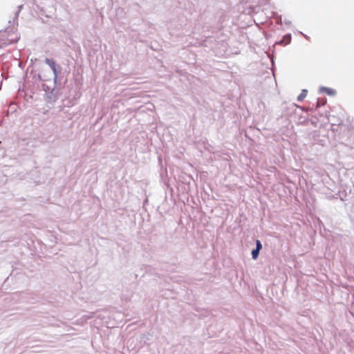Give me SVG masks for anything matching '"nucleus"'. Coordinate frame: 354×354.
Here are the masks:
<instances>
[{"label":"nucleus","instance_id":"nucleus-1","mask_svg":"<svg viewBox=\"0 0 354 354\" xmlns=\"http://www.w3.org/2000/svg\"><path fill=\"white\" fill-rule=\"evenodd\" d=\"M337 128H339L341 131L338 136L339 142L349 147L354 145V129H349L342 124Z\"/></svg>","mask_w":354,"mask_h":354},{"label":"nucleus","instance_id":"nucleus-2","mask_svg":"<svg viewBox=\"0 0 354 354\" xmlns=\"http://www.w3.org/2000/svg\"><path fill=\"white\" fill-rule=\"evenodd\" d=\"M41 90L44 91V100L47 103L53 104L59 97V88L57 84L54 83V86L51 88L45 83L41 84Z\"/></svg>","mask_w":354,"mask_h":354},{"label":"nucleus","instance_id":"nucleus-3","mask_svg":"<svg viewBox=\"0 0 354 354\" xmlns=\"http://www.w3.org/2000/svg\"><path fill=\"white\" fill-rule=\"evenodd\" d=\"M45 63L48 64L53 71L54 75L53 82L55 84H57V82L59 80V75L62 72V67L59 65L57 64L53 59L46 58Z\"/></svg>","mask_w":354,"mask_h":354},{"label":"nucleus","instance_id":"nucleus-4","mask_svg":"<svg viewBox=\"0 0 354 354\" xmlns=\"http://www.w3.org/2000/svg\"><path fill=\"white\" fill-rule=\"evenodd\" d=\"M241 4L245 7L243 12L248 15H251L255 12L257 3L255 0H240Z\"/></svg>","mask_w":354,"mask_h":354},{"label":"nucleus","instance_id":"nucleus-5","mask_svg":"<svg viewBox=\"0 0 354 354\" xmlns=\"http://www.w3.org/2000/svg\"><path fill=\"white\" fill-rule=\"evenodd\" d=\"M291 34L288 33L285 35L282 39L277 41L276 44L279 45H287L289 44L291 42Z\"/></svg>","mask_w":354,"mask_h":354},{"label":"nucleus","instance_id":"nucleus-6","mask_svg":"<svg viewBox=\"0 0 354 354\" xmlns=\"http://www.w3.org/2000/svg\"><path fill=\"white\" fill-rule=\"evenodd\" d=\"M319 92L326 93L327 95H330V96H333L336 94L335 90L328 88V87H325V86H321L319 88Z\"/></svg>","mask_w":354,"mask_h":354},{"label":"nucleus","instance_id":"nucleus-7","mask_svg":"<svg viewBox=\"0 0 354 354\" xmlns=\"http://www.w3.org/2000/svg\"><path fill=\"white\" fill-rule=\"evenodd\" d=\"M326 102H327V100L325 97H324V98H317L315 109L317 110V109H319L322 106L325 105L326 104Z\"/></svg>","mask_w":354,"mask_h":354},{"label":"nucleus","instance_id":"nucleus-8","mask_svg":"<svg viewBox=\"0 0 354 354\" xmlns=\"http://www.w3.org/2000/svg\"><path fill=\"white\" fill-rule=\"evenodd\" d=\"M308 91L306 89H303L301 93L297 97V101H302L307 95Z\"/></svg>","mask_w":354,"mask_h":354},{"label":"nucleus","instance_id":"nucleus-9","mask_svg":"<svg viewBox=\"0 0 354 354\" xmlns=\"http://www.w3.org/2000/svg\"><path fill=\"white\" fill-rule=\"evenodd\" d=\"M23 8V5H20L17 7V10L16 11L15 16L13 19V23L15 24L17 22V19L19 17V12H21V9Z\"/></svg>","mask_w":354,"mask_h":354},{"label":"nucleus","instance_id":"nucleus-10","mask_svg":"<svg viewBox=\"0 0 354 354\" xmlns=\"http://www.w3.org/2000/svg\"><path fill=\"white\" fill-rule=\"evenodd\" d=\"M259 252L260 250H259L258 249H253L251 252V255H252V259L254 260H256L257 259V258L259 257Z\"/></svg>","mask_w":354,"mask_h":354},{"label":"nucleus","instance_id":"nucleus-11","mask_svg":"<svg viewBox=\"0 0 354 354\" xmlns=\"http://www.w3.org/2000/svg\"><path fill=\"white\" fill-rule=\"evenodd\" d=\"M255 244H256L255 248L258 249L259 250H261V249H262L261 242L259 240H256Z\"/></svg>","mask_w":354,"mask_h":354},{"label":"nucleus","instance_id":"nucleus-12","mask_svg":"<svg viewBox=\"0 0 354 354\" xmlns=\"http://www.w3.org/2000/svg\"><path fill=\"white\" fill-rule=\"evenodd\" d=\"M33 79L35 80V82H37V81H41V77L40 74H35L33 76Z\"/></svg>","mask_w":354,"mask_h":354},{"label":"nucleus","instance_id":"nucleus-13","mask_svg":"<svg viewBox=\"0 0 354 354\" xmlns=\"http://www.w3.org/2000/svg\"><path fill=\"white\" fill-rule=\"evenodd\" d=\"M284 24H287V25H289V24H291V22H290L289 20H285V21H284Z\"/></svg>","mask_w":354,"mask_h":354},{"label":"nucleus","instance_id":"nucleus-14","mask_svg":"<svg viewBox=\"0 0 354 354\" xmlns=\"http://www.w3.org/2000/svg\"><path fill=\"white\" fill-rule=\"evenodd\" d=\"M301 34L306 39H309V37L307 36L306 35H304L303 32H301Z\"/></svg>","mask_w":354,"mask_h":354},{"label":"nucleus","instance_id":"nucleus-15","mask_svg":"<svg viewBox=\"0 0 354 354\" xmlns=\"http://www.w3.org/2000/svg\"><path fill=\"white\" fill-rule=\"evenodd\" d=\"M301 34L306 39H309V37L307 36L306 35H304L303 32H301Z\"/></svg>","mask_w":354,"mask_h":354}]
</instances>
